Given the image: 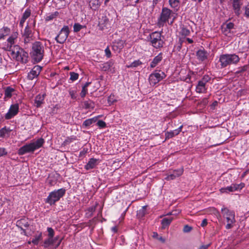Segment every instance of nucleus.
<instances>
[{
	"label": "nucleus",
	"instance_id": "obj_1",
	"mask_svg": "<svg viewBox=\"0 0 249 249\" xmlns=\"http://www.w3.org/2000/svg\"><path fill=\"white\" fill-rule=\"evenodd\" d=\"M44 142L45 141L43 138L38 139L36 141H33L21 147L18 150V154L23 155L26 153H33L36 150L41 147Z\"/></svg>",
	"mask_w": 249,
	"mask_h": 249
},
{
	"label": "nucleus",
	"instance_id": "obj_2",
	"mask_svg": "<svg viewBox=\"0 0 249 249\" xmlns=\"http://www.w3.org/2000/svg\"><path fill=\"white\" fill-rule=\"evenodd\" d=\"M10 51L13 58L23 64H26L28 61V53L18 45L13 46Z\"/></svg>",
	"mask_w": 249,
	"mask_h": 249
},
{
	"label": "nucleus",
	"instance_id": "obj_3",
	"mask_svg": "<svg viewBox=\"0 0 249 249\" xmlns=\"http://www.w3.org/2000/svg\"><path fill=\"white\" fill-rule=\"evenodd\" d=\"M31 56L35 62L38 63L40 62L44 54V46L40 41H36L32 47L31 52Z\"/></svg>",
	"mask_w": 249,
	"mask_h": 249
},
{
	"label": "nucleus",
	"instance_id": "obj_4",
	"mask_svg": "<svg viewBox=\"0 0 249 249\" xmlns=\"http://www.w3.org/2000/svg\"><path fill=\"white\" fill-rule=\"evenodd\" d=\"M240 61L239 56L235 53L223 54L219 57V61L221 68H224L230 65H235Z\"/></svg>",
	"mask_w": 249,
	"mask_h": 249
},
{
	"label": "nucleus",
	"instance_id": "obj_5",
	"mask_svg": "<svg viewBox=\"0 0 249 249\" xmlns=\"http://www.w3.org/2000/svg\"><path fill=\"white\" fill-rule=\"evenodd\" d=\"M164 37L162 36L161 33L159 32H154L150 34L147 37V40L150 44L156 49L161 48L164 44Z\"/></svg>",
	"mask_w": 249,
	"mask_h": 249
},
{
	"label": "nucleus",
	"instance_id": "obj_6",
	"mask_svg": "<svg viewBox=\"0 0 249 249\" xmlns=\"http://www.w3.org/2000/svg\"><path fill=\"white\" fill-rule=\"evenodd\" d=\"M223 216L226 219L227 225L226 228L230 229L233 227V224L235 222V213L233 211H231L227 208L223 207L221 209Z\"/></svg>",
	"mask_w": 249,
	"mask_h": 249
},
{
	"label": "nucleus",
	"instance_id": "obj_7",
	"mask_svg": "<svg viewBox=\"0 0 249 249\" xmlns=\"http://www.w3.org/2000/svg\"><path fill=\"white\" fill-rule=\"evenodd\" d=\"M65 192L66 190L64 188L54 190L49 194L46 202L51 205L54 204L65 195Z\"/></svg>",
	"mask_w": 249,
	"mask_h": 249
},
{
	"label": "nucleus",
	"instance_id": "obj_8",
	"mask_svg": "<svg viewBox=\"0 0 249 249\" xmlns=\"http://www.w3.org/2000/svg\"><path fill=\"white\" fill-rule=\"evenodd\" d=\"M172 13V10L167 7H163L160 17L158 19V25L159 27H163L164 24L168 21Z\"/></svg>",
	"mask_w": 249,
	"mask_h": 249
},
{
	"label": "nucleus",
	"instance_id": "obj_9",
	"mask_svg": "<svg viewBox=\"0 0 249 249\" xmlns=\"http://www.w3.org/2000/svg\"><path fill=\"white\" fill-rule=\"evenodd\" d=\"M211 79V77L208 75L203 76L202 78L198 81L196 88V92L199 93L206 92L207 90V84Z\"/></svg>",
	"mask_w": 249,
	"mask_h": 249
},
{
	"label": "nucleus",
	"instance_id": "obj_10",
	"mask_svg": "<svg viewBox=\"0 0 249 249\" xmlns=\"http://www.w3.org/2000/svg\"><path fill=\"white\" fill-rule=\"evenodd\" d=\"M70 33L69 28L68 26H64L59 32L58 35L55 37V39L57 43H64L68 37Z\"/></svg>",
	"mask_w": 249,
	"mask_h": 249
},
{
	"label": "nucleus",
	"instance_id": "obj_11",
	"mask_svg": "<svg viewBox=\"0 0 249 249\" xmlns=\"http://www.w3.org/2000/svg\"><path fill=\"white\" fill-rule=\"evenodd\" d=\"M165 77V73L159 71H155L153 73H151L149 77V81L151 85H155Z\"/></svg>",
	"mask_w": 249,
	"mask_h": 249
},
{
	"label": "nucleus",
	"instance_id": "obj_12",
	"mask_svg": "<svg viewBox=\"0 0 249 249\" xmlns=\"http://www.w3.org/2000/svg\"><path fill=\"white\" fill-rule=\"evenodd\" d=\"M244 187V183H240L239 184H232L230 186L221 188L220 189V191L221 193H229L230 192H233L235 191L240 190Z\"/></svg>",
	"mask_w": 249,
	"mask_h": 249
},
{
	"label": "nucleus",
	"instance_id": "obj_13",
	"mask_svg": "<svg viewBox=\"0 0 249 249\" xmlns=\"http://www.w3.org/2000/svg\"><path fill=\"white\" fill-rule=\"evenodd\" d=\"M98 26L100 30L103 31L111 28V23L106 16H103L99 18Z\"/></svg>",
	"mask_w": 249,
	"mask_h": 249
},
{
	"label": "nucleus",
	"instance_id": "obj_14",
	"mask_svg": "<svg viewBox=\"0 0 249 249\" xmlns=\"http://www.w3.org/2000/svg\"><path fill=\"white\" fill-rule=\"evenodd\" d=\"M18 33L17 31L13 32L7 39V50L10 51L16 43L18 39Z\"/></svg>",
	"mask_w": 249,
	"mask_h": 249
},
{
	"label": "nucleus",
	"instance_id": "obj_15",
	"mask_svg": "<svg viewBox=\"0 0 249 249\" xmlns=\"http://www.w3.org/2000/svg\"><path fill=\"white\" fill-rule=\"evenodd\" d=\"M19 109V106L18 104H15L12 105L8 112L5 115V118L6 119H10L15 115H16L18 112Z\"/></svg>",
	"mask_w": 249,
	"mask_h": 249
},
{
	"label": "nucleus",
	"instance_id": "obj_16",
	"mask_svg": "<svg viewBox=\"0 0 249 249\" xmlns=\"http://www.w3.org/2000/svg\"><path fill=\"white\" fill-rule=\"evenodd\" d=\"M24 38V42L26 43H29L33 39V33L31 30V28L28 24L25 27L23 35Z\"/></svg>",
	"mask_w": 249,
	"mask_h": 249
},
{
	"label": "nucleus",
	"instance_id": "obj_17",
	"mask_svg": "<svg viewBox=\"0 0 249 249\" xmlns=\"http://www.w3.org/2000/svg\"><path fill=\"white\" fill-rule=\"evenodd\" d=\"M184 170L183 168L175 170L173 171L172 173L167 174L165 179L166 180H173L176 178L180 176L183 173Z\"/></svg>",
	"mask_w": 249,
	"mask_h": 249
},
{
	"label": "nucleus",
	"instance_id": "obj_18",
	"mask_svg": "<svg viewBox=\"0 0 249 249\" xmlns=\"http://www.w3.org/2000/svg\"><path fill=\"white\" fill-rule=\"evenodd\" d=\"M42 70V67L36 65L34 67L30 72L28 73V77L29 79L33 80L37 77L40 73Z\"/></svg>",
	"mask_w": 249,
	"mask_h": 249
},
{
	"label": "nucleus",
	"instance_id": "obj_19",
	"mask_svg": "<svg viewBox=\"0 0 249 249\" xmlns=\"http://www.w3.org/2000/svg\"><path fill=\"white\" fill-rule=\"evenodd\" d=\"M234 24L232 22L224 23L221 27L223 33L226 36H228L231 33V31L234 28Z\"/></svg>",
	"mask_w": 249,
	"mask_h": 249
},
{
	"label": "nucleus",
	"instance_id": "obj_20",
	"mask_svg": "<svg viewBox=\"0 0 249 249\" xmlns=\"http://www.w3.org/2000/svg\"><path fill=\"white\" fill-rule=\"evenodd\" d=\"M125 42L122 40H119L113 43L112 50L116 53H120L124 47Z\"/></svg>",
	"mask_w": 249,
	"mask_h": 249
},
{
	"label": "nucleus",
	"instance_id": "obj_21",
	"mask_svg": "<svg viewBox=\"0 0 249 249\" xmlns=\"http://www.w3.org/2000/svg\"><path fill=\"white\" fill-rule=\"evenodd\" d=\"M242 5L241 0H233L232 7L235 14L237 16L240 14V8Z\"/></svg>",
	"mask_w": 249,
	"mask_h": 249
},
{
	"label": "nucleus",
	"instance_id": "obj_22",
	"mask_svg": "<svg viewBox=\"0 0 249 249\" xmlns=\"http://www.w3.org/2000/svg\"><path fill=\"white\" fill-rule=\"evenodd\" d=\"M31 10L29 8H27L23 13L22 17L19 21V26L22 28L26 20L31 16Z\"/></svg>",
	"mask_w": 249,
	"mask_h": 249
},
{
	"label": "nucleus",
	"instance_id": "obj_23",
	"mask_svg": "<svg viewBox=\"0 0 249 249\" xmlns=\"http://www.w3.org/2000/svg\"><path fill=\"white\" fill-rule=\"evenodd\" d=\"M162 53H160L157 56H156L150 63V67L151 68H154L156 67L159 63L161 62L162 59Z\"/></svg>",
	"mask_w": 249,
	"mask_h": 249
},
{
	"label": "nucleus",
	"instance_id": "obj_24",
	"mask_svg": "<svg viewBox=\"0 0 249 249\" xmlns=\"http://www.w3.org/2000/svg\"><path fill=\"white\" fill-rule=\"evenodd\" d=\"M197 59L201 61H203L207 59L208 55V53L203 50H199L196 52V53Z\"/></svg>",
	"mask_w": 249,
	"mask_h": 249
},
{
	"label": "nucleus",
	"instance_id": "obj_25",
	"mask_svg": "<svg viewBox=\"0 0 249 249\" xmlns=\"http://www.w3.org/2000/svg\"><path fill=\"white\" fill-rule=\"evenodd\" d=\"M182 127H183V125H182L180 126L178 129H176L175 130H172V131H171L169 132H167L165 133L166 139H169L172 138V137H173L175 136L178 135L181 131Z\"/></svg>",
	"mask_w": 249,
	"mask_h": 249
},
{
	"label": "nucleus",
	"instance_id": "obj_26",
	"mask_svg": "<svg viewBox=\"0 0 249 249\" xmlns=\"http://www.w3.org/2000/svg\"><path fill=\"white\" fill-rule=\"evenodd\" d=\"M16 226L21 230H23L24 228H27L29 226V223L27 219L22 218L17 221Z\"/></svg>",
	"mask_w": 249,
	"mask_h": 249
},
{
	"label": "nucleus",
	"instance_id": "obj_27",
	"mask_svg": "<svg viewBox=\"0 0 249 249\" xmlns=\"http://www.w3.org/2000/svg\"><path fill=\"white\" fill-rule=\"evenodd\" d=\"M11 32L10 28L4 26L0 29V40H3L5 37L9 35Z\"/></svg>",
	"mask_w": 249,
	"mask_h": 249
},
{
	"label": "nucleus",
	"instance_id": "obj_28",
	"mask_svg": "<svg viewBox=\"0 0 249 249\" xmlns=\"http://www.w3.org/2000/svg\"><path fill=\"white\" fill-rule=\"evenodd\" d=\"M97 160L94 158H91L89 160L88 162L85 165V168L89 170L94 168L97 165Z\"/></svg>",
	"mask_w": 249,
	"mask_h": 249
},
{
	"label": "nucleus",
	"instance_id": "obj_29",
	"mask_svg": "<svg viewBox=\"0 0 249 249\" xmlns=\"http://www.w3.org/2000/svg\"><path fill=\"white\" fill-rule=\"evenodd\" d=\"M45 96V94L42 95L38 94L35 97V104L37 107H40L42 104L44 103Z\"/></svg>",
	"mask_w": 249,
	"mask_h": 249
},
{
	"label": "nucleus",
	"instance_id": "obj_30",
	"mask_svg": "<svg viewBox=\"0 0 249 249\" xmlns=\"http://www.w3.org/2000/svg\"><path fill=\"white\" fill-rule=\"evenodd\" d=\"M101 3L100 0H89V6L92 10L94 11L99 9Z\"/></svg>",
	"mask_w": 249,
	"mask_h": 249
},
{
	"label": "nucleus",
	"instance_id": "obj_31",
	"mask_svg": "<svg viewBox=\"0 0 249 249\" xmlns=\"http://www.w3.org/2000/svg\"><path fill=\"white\" fill-rule=\"evenodd\" d=\"M11 130L6 127H4L0 129V137H9Z\"/></svg>",
	"mask_w": 249,
	"mask_h": 249
},
{
	"label": "nucleus",
	"instance_id": "obj_32",
	"mask_svg": "<svg viewBox=\"0 0 249 249\" xmlns=\"http://www.w3.org/2000/svg\"><path fill=\"white\" fill-rule=\"evenodd\" d=\"M15 91L14 89L11 87H7L4 90V98H10L12 96L13 92Z\"/></svg>",
	"mask_w": 249,
	"mask_h": 249
},
{
	"label": "nucleus",
	"instance_id": "obj_33",
	"mask_svg": "<svg viewBox=\"0 0 249 249\" xmlns=\"http://www.w3.org/2000/svg\"><path fill=\"white\" fill-rule=\"evenodd\" d=\"M173 219L172 217H165L163 218L161 221L162 228L165 229L166 227L168 226L172 221Z\"/></svg>",
	"mask_w": 249,
	"mask_h": 249
},
{
	"label": "nucleus",
	"instance_id": "obj_34",
	"mask_svg": "<svg viewBox=\"0 0 249 249\" xmlns=\"http://www.w3.org/2000/svg\"><path fill=\"white\" fill-rule=\"evenodd\" d=\"M169 3L171 7L176 11L178 10L180 4L179 0H169Z\"/></svg>",
	"mask_w": 249,
	"mask_h": 249
},
{
	"label": "nucleus",
	"instance_id": "obj_35",
	"mask_svg": "<svg viewBox=\"0 0 249 249\" xmlns=\"http://www.w3.org/2000/svg\"><path fill=\"white\" fill-rule=\"evenodd\" d=\"M97 120V118H92L86 120L84 121L82 126L83 127H87L95 123Z\"/></svg>",
	"mask_w": 249,
	"mask_h": 249
},
{
	"label": "nucleus",
	"instance_id": "obj_36",
	"mask_svg": "<svg viewBox=\"0 0 249 249\" xmlns=\"http://www.w3.org/2000/svg\"><path fill=\"white\" fill-rule=\"evenodd\" d=\"M42 238V234L41 232H39L38 234H36L34 236V238L32 240V243L35 245H38L39 241Z\"/></svg>",
	"mask_w": 249,
	"mask_h": 249
},
{
	"label": "nucleus",
	"instance_id": "obj_37",
	"mask_svg": "<svg viewBox=\"0 0 249 249\" xmlns=\"http://www.w3.org/2000/svg\"><path fill=\"white\" fill-rule=\"evenodd\" d=\"M113 63L112 61H109L107 62L104 63L102 65L101 69L103 71H107L110 69L112 66Z\"/></svg>",
	"mask_w": 249,
	"mask_h": 249
},
{
	"label": "nucleus",
	"instance_id": "obj_38",
	"mask_svg": "<svg viewBox=\"0 0 249 249\" xmlns=\"http://www.w3.org/2000/svg\"><path fill=\"white\" fill-rule=\"evenodd\" d=\"M54 243V239H53V238L49 237L48 239L45 240L43 246L44 248H47Z\"/></svg>",
	"mask_w": 249,
	"mask_h": 249
},
{
	"label": "nucleus",
	"instance_id": "obj_39",
	"mask_svg": "<svg viewBox=\"0 0 249 249\" xmlns=\"http://www.w3.org/2000/svg\"><path fill=\"white\" fill-rule=\"evenodd\" d=\"M180 34L181 36H186L190 34V31L189 29L185 27L184 26H182L181 28V31L180 32Z\"/></svg>",
	"mask_w": 249,
	"mask_h": 249
},
{
	"label": "nucleus",
	"instance_id": "obj_40",
	"mask_svg": "<svg viewBox=\"0 0 249 249\" xmlns=\"http://www.w3.org/2000/svg\"><path fill=\"white\" fill-rule=\"evenodd\" d=\"M83 28V26H82L78 23H76L73 25V31L74 32H78Z\"/></svg>",
	"mask_w": 249,
	"mask_h": 249
},
{
	"label": "nucleus",
	"instance_id": "obj_41",
	"mask_svg": "<svg viewBox=\"0 0 249 249\" xmlns=\"http://www.w3.org/2000/svg\"><path fill=\"white\" fill-rule=\"evenodd\" d=\"M70 79L72 81H75L78 79L79 77V74L74 72H71L70 73Z\"/></svg>",
	"mask_w": 249,
	"mask_h": 249
},
{
	"label": "nucleus",
	"instance_id": "obj_42",
	"mask_svg": "<svg viewBox=\"0 0 249 249\" xmlns=\"http://www.w3.org/2000/svg\"><path fill=\"white\" fill-rule=\"evenodd\" d=\"M59 108V106L58 105H55L51 108V111L50 113L53 115L57 113V111Z\"/></svg>",
	"mask_w": 249,
	"mask_h": 249
},
{
	"label": "nucleus",
	"instance_id": "obj_43",
	"mask_svg": "<svg viewBox=\"0 0 249 249\" xmlns=\"http://www.w3.org/2000/svg\"><path fill=\"white\" fill-rule=\"evenodd\" d=\"M142 64L141 61H140L139 60H135L132 63H131V64L128 66V67L130 68H134L136 67L139 65H140Z\"/></svg>",
	"mask_w": 249,
	"mask_h": 249
},
{
	"label": "nucleus",
	"instance_id": "obj_44",
	"mask_svg": "<svg viewBox=\"0 0 249 249\" xmlns=\"http://www.w3.org/2000/svg\"><path fill=\"white\" fill-rule=\"evenodd\" d=\"M248 67L247 65H244L241 67H240L238 69V70L236 71V73H240L244 72L247 70Z\"/></svg>",
	"mask_w": 249,
	"mask_h": 249
},
{
	"label": "nucleus",
	"instance_id": "obj_45",
	"mask_svg": "<svg viewBox=\"0 0 249 249\" xmlns=\"http://www.w3.org/2000/svg\"><path fill=\"white\" fill-rule=\"evenodd\" d=\"M47 231L48 232V237L53 238L54 231L53 228L51 227L47 228Z\"/></svg>",
	"mask_w": 249,
	"mask_h": 249
},
{
	"label": "nucleus",
	"instance_id": "obj_46",
	"mask_svg": "<svg viewBox=\"0 0 249 249\" xmlns=\"http://www.w3.org/2000/svg\"><path fill=\"white\" fill-rule=\"evenodd\" d=\"M92 102L90 101H86L84 102L85 107L87 109L92 107Z\"/></svg>",
	"mask_w": 249,
	"mask_h": 249
},
{
	"label": "nucleus",
	"instance_id": "obj_47",
	"mask_svg": "<svg viewBox=\"0 0 249 249\" xmlns=\"http://www.w3.org/2000/svg\"><path fill=\"white\" fill-rule=\"evenodd\" d=\"M97 124L100 128H105L106 126V123L102 120L98 121L97 123Z\"/></svg>",
	"mask_w": 249,
	"mask_h": 249
},
{
	"label": "nucleus",
	"instance_id": "obj_48",
	"mask_svg": "<svg viewBox=\"0 0 249 249\" xmlns=\"http://www.w3.org/2000/svg\"><path fill=\"white\" fill-rule=\"evenodd\" d=\"M56 16V14H51L50 15H48L46 17L45 19L46 21H50L51 20H53L54 18H55Z\"/></svg>",
	"mask_w": 249,
	"mask_h": 249
},
{
	"label": "nucleus",
	"instance_id": "obj_49",
	"mask_svg": "<svg viewBox=\"0 0 249 249\" xmlns=\"http://www.w3.org/2000/svg\"><path fill=\"white\" fill-rule=\"evenodd\" d=\"M69 94L72 99H76L77 97L76 91L74 90H70Z\"/></svg>",
	"mask_w": 249,
	"mask_h": 249
},
{
	"label": "nucleus",
	"instance_id": "obj_50",
	"mask_svg": "<svg viewBox=\"0 0 249 249\" xmlns=\"http://www.w3.org/2000/svg\"><path fill=\"white\" fill-rule=\"evenodd\" d=\"M7 154V152L5 148L0 147V157L5 156Z\"/></svg>",
	"mask_w": 249,
	"mask_h": 249
},
{
	"label": "nucleus",
	"instance_id": "obj_51",
	"mask_svg": "<svg viewBox=\"0 0 249 249\" xmlns=\"http://www.w3.org/2000/svg\"><path fill=\"white\" fill-rule=\"evenodd\" d=\"M87 92H88V89L82 87V89L81 92L80 93V96H81V97L83 98L86 96Z\"/></svg>",
	"mask_w": 249,
	"mask_h": 249
},
{
	"label": "nucleus",
	"instance_id": "obj_52",
	"mask_svg": "<svg viewBox=\"0 0 249 249\" xmlns=\"http://www.w3.org/2000/svg\"><path fill=\"white\" fill-rule=\"evenodd\" d=\"M106 55L107 58H110L111 56V53L108 47H107L105 50Z\"/></svg>",
	"mask_w": 249,
	"mask_h": 249
},
{
	"label": "nucleus",
	"instance_id": "obj_53",
	"mask_svg": "<svg viewBox=\"0 0 249 249\" xmlns=\"http://www.w3.org/2000/svg\"><path fill=\"white\" fill-rule=\"evenodd\" d=\"M192 229V228L188 225H185L183 228V231L184 232H190Z\"/></svg>",
	"mask_w": 249,
	"mask_h": 249
},
{
	"label": "nucleus",
	"instance_id": "obj_54",
	"mask_svg": "<svg viewBox=\"0 0 249 249\" xmlns=\"http://www.w3.org/2000/svg\"><path fill=\"white\" fill-rule=\"evenodd\" d=\"M245 15L246 17L249 18V4H248L245 7Z\"/></svg>",
	"mask_w": 249,
	"mask_h": 249
},
{
	"label": "nucleus",
	"instance_id": "obj_55",
	"mask_svg": "<svg viewBox=\"0 0 249 249\" xmlns=\"http://www.w3.org/2000/svg\"><path fill=\"white\" fill-rule=\"evenodd\" d=\"M207 224V220L206 219H204L201 223V226L203 227L206 226Z\"/></svg>",
	"mask_w": 249,
	"mask_h": 249
},
{
	"label": "nucleus",
	"instance_id": "obj_56",
	"mask_svg": "<svg viewBox=\"0 0 249 249\" xmlns=\"http://www.w3.org/2000/svg\"><path fill=\"white\" fill-rule=\"evenodd\" d=\"M210 244L206 245H202L200 247L199 249H208V248L210 246Z\"/></svg>",
	"mask_w": 249,
	"mask_h": 249
},
{
	"label": "nucleus",
	"instance_id": "obj_57",
	"mask_svg": "<svg viewBox=\"0 0 249 249\" xmlns=\"http://www.w3.org/2000/svg\"><path fill=\"white\" fill-rule=\"evenodd\" d=\"M159 241H160L161 243H164L165 242V239L163 238L161 236H159L158 237V239H157Z\"/></svg>",
	"mask_w": 249,
	"mask_h": 249
},
{
	"label": "nucleus",
	"instance_id": "obj_58",
	"mask_svg": "<svg viewBox=\"0 0 249 249\" xmlns=\"http://www.w3.org/2000/svg\"><path fill=\"white\" fill-rule=\"evenodd\" d=\"M208 102V101L207 100V98H204L203 99L202 101V104H203V106H206L207 103Z\"/></svg>",
	"mask_w": 249,
	"mask_h": 249
},
{
	"label": "nucleus",
	"instance_id": "obj_59",
	"mask_svg": "<svg viewBox=\"0 0 249 249\" xmlns=\"http://www.w3.org/2000/svg\"><path fill=\"white\" fill-rule=\"evenodd\" d=\"M111 231L113 232H117V231H118V229H117V227L116 226H114V227H113L112 228H111Z\"/></svg>",
	"mask_w": 249,
	"mask_h": 249
},
{
	"label": "nucleus",
	"instance_id": "obj_60",
	"mask_svg": "<svg viewBox=\"0 0 249 249\" xmlns=\"http://www.w3.org/2000/svg\"><path fill=\"white\" fill-rule=\"evenodd\" d=\"M158 237H159V234H158V233L157 232H154L153 233V238L158 239Z\"/></svg>",
	"mask_w": 249,
	"mask_h": 249
},
{
	"label": "nucleus",
	"instance_id": "obj_61",
	"mask_svg": "<svg viewBox=\"0 0 249 249\" xmlns=\"http://www.w3.org/2000/svg\"><path fill=\"white\" fill-rule=\"evenodd\" d=\"M91 84L90 82H86L85 85H84V86H83V87L84 88H85L86 89H87V88L88 87V86Z\"/></svg>",
	"mask_w": 249,
	"mask_h": 249
},
{
	"label": "nucleus",
	"instance_id": "obj_62",
	"mask_svg": "<svg viewBox=\"0 0 249 249\" xmlns=\"http://www.w3.org/2000/svg\"><path fill=\"white\" fill-rule=\"evenodd\" d=\"M187 41L189 43H192L193 42V39L190 38H186Z\"/></svg>",
	"mask_w": 249,
	"mask_h": 249
},
{
	"label": "nucleus",
	"instance_id": "obj_63",
	"mask_svg": "<svg viewBox=\"0 0 249 249\" xmlns=\"http://www.w3.org/2000/svg\"><path fill=\"white\" fill-rule=\"evenodd\" d=\"M22 231V232H21L22 234H23L25 235H27V233L25 229L24 228L23 230H21Z\"/></svg>",
	"mask_w": 249,
	"mask_h": 249
},
{
	"label": "nucleus",
	"instance_id": "obj_64",
	"mask_svg": "<svg viewBox=\"0 0 249 249\" xmlns=\"http://www.w3.org/2000/svg\"><path fill=\"white\" fill-rule=\"evenodd\" d=\"M2 63V58L1 57V54H0V65Z\"/></svg>",
	"mask_w": 249,
	"mask_h": 249
}]
</instances>
